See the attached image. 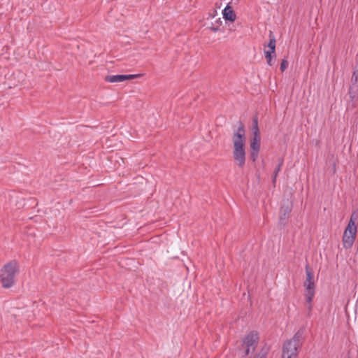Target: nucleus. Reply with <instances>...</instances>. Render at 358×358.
Instances as JSON below:
<instances>
[{"mask_svg":"<svg viewBox=\"0 0 358 358\" xmlns=\"http://www.w3.org/2000/svg\"><path fill=\"white\" fill-rule=\"evenodd\" d=\"M19 272V266L17 260L13 259L4 264L1 269L0 280L3 288L11 287L15 282L16 273Z\"/></svg>","mask_w":358,"mask_h":358,"instance_id":"nucleus-1","label":"nucleus"},{"mask_svg":"<svg viewBox=\"0 0 358 358\" xmlns=\"http://www.w3.org/2000/svg\"><path fill=\"white\" fill-rule=\"evenodd\" d=\"M357 219L358 213L355 210L352 213L350 221L343 235V246L345 249L350 248L355 241L357 232V227L355 222Z\"/></svg>","mask_w":358,"mask_h":358,"instance_id":"nucleus-2","label":"nucleus"},{"mask_svg":"<svg viewBox=\"0 0 358 358\" xmlns=\"http://www.w3.org/2000/svg\"><path fill=\"white\" fill-rule=\"evenodd\" d=\"M245 144H234L233 156L235 162L240 168L245 164Z\"/></svg>","mask_w":358,"mask_h":358,"instance_id":"nucleus-3","label":"nucleus"},{"mask_svg":"<svg viewBox=\"0 0 358 358\" xmlns=\"http://www.w3.org/2000/svg\"><path fill=\"white\" fill-rule=\"evenodd\" d=\"M292 208L293 203L289 200L284 201V203L281 206L279 211V225L281 229L286 225Z\"/></svg>","mask_w":358,"mask_h":358,"instance_id":"nucleus-4","label":"nucleus"},{"mask_svg":"<svg viewBox=\"0 0 358 358\" xmlns=\"http://www.w3.org/2000/svg\"><path fill=\"white\" fill-rule=\"evenodd\" d=\"M259 339V333L257 331H251L243 338L241 346L250 348L252 352H254L258 345Z\"/></svg>","mask_w":358,"mask_h":358,"instance_id":"nucleus-5","label":"nucleus"},{"mask_svg":"<svg viewBox=\"0 0 358 358\" xmlns=\"http://www.w3.org/2000/svg\"><path fill=\"white\" fill-rule=\"evenodd\" d=\"M238 127L233 134V144H245V129L241 121H238Z\"/></svg>","mask_w":358,"mask_h":358,"instance_id":"nucleus-6","label":"nucleus"},{"mask_svg":"<svg viewBox=\"0 0 358 358\" xmlns=\"http://www.w3.org/2000/svg\"><path fill=\"white\" fill-rule=\"evenodd\" d=\"M301 348L298 344L294 343L291 340L286 341L282 345V358H285L286 355L296 354L298 356Z\"/></svg>","mask_w":358,"mask_h":358,"instance_id":"nucleus-7","label":"nucleus"},{"mask_svg":"<svg viewBox=\"0 0 358 358\" xmlns=\"http://www.w3.org/2000/svg\"><path fill=\"white\" fill-rule=\"evenodd\" d=\"M305 271L306 280L303 282V287L315 286L314 280V271L308 263L306 264Z\"/></svg>","mask_w":358,"mask_h":358,"instance_id":"nucleus-8","label":"nucleus"},{"mask_svg":"<svg viewBox=\"0 0 358 358\" xmlns=\"http://www.w3.org/2000/svg\"><path fill=\"white\" fill-rule=\"evenodd\" d=\"M305 287V298H306V303L308 304L307 308L310 312L312 310V301L313 299L315 294V286H309V287Z\"/></svg>","mask_w":358,"mask_h":358,"instance_id":"nucleus-9","label":"nucleus"},{"mask_svg":"<svg viewBox=\"0 0 358 358\" xmlns=\"http://www.w3.org/2000/svg\"><path fill=\"white\" fill-rule=\"evenodd\" d=\"M305 328L301 327L293 336V337L290 339L292 342L296 344H298L300 348H301L303 341L305 339L304 334H305Z\"/></svg>","mask_w":358,"mask_h":358,"instance_id":"nucleus-10","label":"nucleus"},{"mask_svg":"<svg viewBox=\"0 0 358 358\" xmlns=\"http://www.w3.org/2000/svg\"><path fill=\"white\" fill-rule=\"evenodd\" d=\"M223 18L225 21H229L230 22H233L236 20V13L233 10L232 7L229 5H227L224 9L222 10Z\"/></svg>","mask_w":358,"mask_h":358,"instance_id":"nucleus-11","label":"nucleus"},{"mask_svg":"<svg viewBox=\"0 0 358 358\" xmlns=\"http://www.w3.org/2000/svg\"><path fill=\"white\" fill-rule=\"evenodd\" d=\"M264 56L269 66H273L276 59L275 51L264 49Z\"/></svg>","mask_w":358,"mask_h":358,"instance_id":"nucleus-12","label":"nucleus"},{"mask_svg":"<svg viewBox=\"0 0 358 358\" xmlns=\"http://www.w3.org/2000/svg\"><path fill=\"white\" fill-rule=\"evenodd\" d=\"M268 38H269V41H268V44L264 45V49H266V48H268V50L275 51L276 40H275V37L273 34V32L272 31H269Z\"/></svg>","mask_w":358,"mask_h":358,"instance_id":"nucleus-13","label":"nucleus"},{"mask_svg":"<svg viewBox=\"0 0 358 358\" xmlns=\"http://www.w3.org/2000/svg\"><path fill=\"white\" fill-rule=\"evenodd\" d=\"M283 164H284V159L282 157L278 158V164L277 166L275 167V169L273 173V175H272V183L273 184L274 186L275 185V183H276V179H277L278 173L281 171Z\"/></svg>","mask_w":358,"mask_h":358,"instance_id":"nucleus-14","label":"nucleus"},{"mask_svg":"<svg viewBox=\"0 0 358 358\" xmlns=\"http://www.w3.org/2000/svg\"><path fill=\"white\" fill-rule=\"evenodd\" d=\"M123 74H117V75H108L104 78V80L108 83H122L124 82Z\"/></svg>","mask_w":358,"mask_h":358,"instance_id":"nucleus-15","label":"nucleus"},{"mask_svg":"<svg viewBox=\"0 0 358 358\" xmlns=\"http://www.w3.org/2000/svg\"><path fill=\"white\" fill-rule=\"evenodd\" d=\"M270 350V347L265 344L260 351L254 356V358H266Z\"/></svg>","mask_w":358,"mask_h":358,"instance_id":"nucleus-16","label":"nucleus"},{"mask_svg":"<svg viewBox=\"0 0 358 358\" xmlns=\"http://www.w3.org/2000/svg\"><path fill=\"white\" fill-rule=\"evenodd\" d=\"M252 134H260L259 128L258 126V117L257 115L252 117Z\"/></svg>","mask_w":358,"mask_h":358,"instance_id":"nucleus-17","label":"nucleus"},{"mask_svg":"<svg viewBox=\"0 0 358 358\" xmlns=\"http://www.w3.org/2000/svg\"><path fill=\"white\" fill-rule=\"evenodd\" d=\"M222 20L220 18H218L215 20V24L212 23V26L209 27V29L212 31L216 32L220 30V27L222 25Z\"/></svg>","mask_w":358,"mask_h":358,"instance_id":"nucleus-18","label":"nucleus"},{"mask_svg":"<svg viewBox=\"0 0 358 358\" xmlns=\"http://www.w3.org/2000/svg\"><path fill=\"white\" fill-rule=\"evenodd\" d=\"M250 147L251 150L259 151L261 143L258 142H254L250 141Z\"/></svg>","mask_w":358,"mask_h":358,"instance_id":"nucleus-19","label":"nucleus"},{"mask_svg":"<svg viewBox=\"0 0 358 358\" xmlns=\"http://www.w3.org/2000/svg\"><path fill=\"white\" fill-rule=\"evenodd\" d=\"M351 82L353 85H356L358 83V69H355L351 78Z\"/></svg>","mask_w":358,"mask_h":358,"instance_id":"nucleus-20","label":"nucleus"},{"mask_svg":"<svg viewBox=\"0 0 358 358\" xmlns=\"http://www.w3.org/2000/svg\"><path fill=\"white\" fill-rule=\"evenodd\" d=\"M288 65H289V63H288L287 60L286 59V58H284L280 63V70L282 72H284L287 69Z\"/></svg>","mask_w":358,"mask_h":358,"instance_id":"nucleus-21","label":"nucleus"},{"mask_svg":"<svg viewBox=\"0 0 358 358\" xmlns=\"http://www.w3.org/2000/svg\"><path fill=\"white\" fill-rule=\"evenodd\" d=\"M259 151H254V150H250V159L253 162H255L257 157H258V155H259Z\"/></svg>","mask_w":358,"mask_h":358,"instance_id":"nucleus-22","label":"nucleus"},{"mask_svg":"<svg viewBox=\"0 0 358 358\" xmlns=\"http://www.w3.org/2000/svg\"><path fill=\"white\" fill-rule=\"evenodd\" d=\"M138 74H123V77H124V81L134 79L138 77Z\"/></svg>","mask_w":358,"mask_h":358,"instance_id":"nucleus-23","label":"nucleus"},{"mask_svg":"<svg viewBox=\"0 0 358 358\" xmlns=\"http://www.w3.org/2000/svg\"><path fill=\"white\" fill-rule=\"evenodd\" d=\"M252 136H253L250 140L251 141L258 142L261 143V134H252Z\"/></svg>","mask_w":358,"mask_h":358,"instance_id":"nucleus-24","label":"nucleus"},{"mask_svg":"<svg viewBox=\"0 0 358 358\" xmlns=\"http://www.w3.org/2000/svg\"><path fill=\"white\" fill-rule=\"evenodd\" d=\"M242 348L244 349V352L242 355V357L245 358L250 354V351L252 352V349L250 348H248V347H242Z\"/></svg>","mask_w":358,"mask_h":358,"instance_id":"nucleus-25","label":"nucleus"},{"mask_svg":"<svg viewBox=\"0 0 358 358\" xmlns=\"http://www.w3.org/2000/svg\"><path fill=\"white\" fill-rule=\"evenodd\" d=\"M297 356H296V354L294 353V355L293 354H290V355H286V356L285 357V358H296Z\"/></svg>","mask_w":358,"mask_h":358,"instance_id":"nucleus-26","label":"nucleus"},{"mask_svg":"<svg viewBox=\"0 0 358 358\" xmlns=\"http://www.w3.org/2000/svg\"><path fill=\"white\" fill-rule=\"evenodd\" d=\"M345 312H347V306L345 308Z\"/></svg>","mask_w":358,"mask_h":358,"instance_id":"nucleus-27","label":"nucleus"}]
</instances>
